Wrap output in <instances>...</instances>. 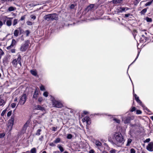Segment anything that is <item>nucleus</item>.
Returning a JSON list of instances; mask_svg holds the SVG:
<instances>
[{
  "label": "nucleus",
  "instance_id": "obj_1",
  "mask_svg": "<svg viewBox=\"0 0 153 153\" xmlns=\"http://www.w3.org/2000/svg\"><path fill=\"white\" fill-rule=\"evenodd\" d=\"M113 139L117 144L123 143L124 138L121 133L119 132H115L113 135Z\"/></svg>",
  "mask_w": 153,
  "mask_h": 153
},
{
  "label": "nucleus",
  "instance_id": "obj_2",
  "mask_svg": "<svg viewBox=\"0 0 153 153\" xmlns=\"http://www.w3.org/2000/svg\"><path fill=\"white\" fill-rule=\"evenodd\" d=\"M58 16L56 13H53L46 15L44 17V19L48 21H51L58 19Z\"/></svg>",
  "mask_w": 153,
  "mask_h": 153
},
{
  "label": "nucleus",
  "instance_id": "obj_3",
  "mask_svg": "<svg viewBox=\"0 0 153 153\" xmlns=\"http://www.w3.org/2000/svg\"><path fill=\"white\" fill-rule=\"evenodd\" d=\"M50 100L52 101V105L53 107L61 108L62 106V104L61 101L55 100L53 97L51 96Z\"/></svg>",
  "mask_w": 153,
  "mask_h": 153
},
{
  "label": "nucleus",
  "instance_id": "obj_4",
  "mask_svg": "<svg viewBox=\"0 0 153 153\" xmlns=\"http://www.w3.org/2000/svg\"><path fill=\"white\" fill-rule=\"evenodd\" d=\"M133 94L136 101L140 105H141L143 107L145 111V112L147 111L148 112H151L150 111L149 109H148V108L146 107V106L144 104L142 103L141 101L139 100V97H138L136 94H134V93Z\"/></svg>",
  "mask_w": 153,
  "mask_h": 153
},
{
  "label": "nucleus",
  "instance_id": "obj_5",
  "mask_svg": "<svg viewBox=\"0 0 153 153\" xmlns=\"http://www.w3.org/2000/svg\"><path fill=\"white\" fill-rule=\"evenodd\" d=\"M130 9L128 7H124L122 6H119L116 8L115 10V13L119 14L120 13L125 12L126 11Z\"/></svg>",
  "mask_w": 153,
  "mask_h": 153
},
{
  "label": "nucleus",
  "instance_id": "obj_6",
  "mask_svg": "<svg viewBox=\"0 0 153 153\" xmlns=\"http://www.w3.org/2000/svg\"><path fill=\"white\" fill-rule=\"evenodd\" d=\"M30 41L27 40L24 43L22 44L20 50L22 52L25 51L29 47Z\"/></svg>",
  "mask_w": 153,
  "mask_h": 153
},
{
  "label": "nucleus",
  "instance_id": "obj_7",
  "mask_svg": "<svg viewBox=\"0 0 153 153\" xmlns=\"http://www.w3.org/2000/svg\"><path fill=\"white\" fill-rule=\"evenodd\" d=\"M14 121V117L13 116L11 117V119L8 121L7 130L9 131V132L10 131L12 130L13 125Z\"/></svg>",
  "mask_w": 153,
  "mask_h": 153
},
{
  "label": "nucleus",
  "instance_id": "obj_8",
  "mask_svg": "<svg viewBox=\"0 0 153 153\" xmlns=\"http://www.w3.org/2000/svg\"><path fill=\"white\" fill-rule=\"evenodd\" d=\"M27 99V96L26 94H23L20 97L19 104L21 105H23L25 104Z\"/></svg>",
  "mask_w": 153,
  "mask_h": 153
},
{
  "label": "nucleus",
  "instance_id": "obj_9",
  "mask_svg": "<svg viewBox=\"0 0 153 153\" xmlns=\"http://www.w3.org/2000/svg\"><path fill=\"white\" fill-rule=\"evenodd\" d=\"M94 6V4H90L85 8V11L86 12H88L90 11H93L96 9Z\"/></svg>",
  "mask_w": 153,
  "mask_h": 153
},
{
  "label": "nucleus",
  "instance_id": "obj_10",
  "mask_svg": "<svg viewBox=\"0 0 153 153\" xmlns=\"http://www.w3.org/2000/svg\"><path fill=\"white\" fill-rule=\"evenodd\" d=\"M83 122H86L87 124L89 125L91 123L90 118L88 116V115H86L85 117H83L82 119Z\"/></svg>",
  "mask_w": 153,
  "mask_h": 153
},
{
  "label": "nucleus",
  "instance_id": "obj_11",
  "mask_svg": "<svg viewBox=\"0 0 153 153\" xmlns=\"http://www.w3.org/2000/svg\"><path fill=\"white\" fill-rule=\"evenodd\" d=\"M68 114H77V112H79V110L77 109H72L71 108H68L67 110Z\"/></svg>",
  "mask_w": 153,
  "mask_h": 153
},
{
  "label": "nucleus",
  "instance_id": "obj_12",
  "mask_svg": "<svg viewBox=\"0 0 153 153\" xmlns=\"http://www.w3.org/2000/svg\"><path fill=\"white\" fill-rule=\"evenodd\" d=\"M146 149L150 152L153 151V142L149 143L146 147Z\"/></svg>",
  "mask_w": 153,
  "mask_h": 153
},
{
  "label": "nucleus",
  "instance_id": "obj_13",
  "mask_svg": "<svg viewBox=\"0 0 153 153\" xmlns=\"http://www.w3.org/2000/svg\"><path fill=\"white\" fill-rule=\"evenodd\" d=\"M149 39L148 37H146L144 35H143L142 36V37L140 39V42L143 43L146 42Z\"/></svg>",
  "mask_w": 153,
  "mask_h": 153
},
{
  "label": "nucleus",
  "instance_id": "obj_14",
  "mask_svg": "<svg viewBox=\"0 0 153 153\" xmlns=\"http://www.w3.org/2000/svg\"><path fill=\"white\" fill-rule=\"evenodd\" d=\"M131 120V118L129 117H125L122 119V121L125 124L129 123Z\"/></svg>",
  "mask_w": 153,
  "mask_h": 153
},
{
  "label": "nucleus",
  "instance_id": "obj_15",
  "mask_svg": "<svg viewBox=\"0 0 153 153\" xmlns=\"http://www.w3.org/2000/svg\"><path fill=\"white\" fill-rule=\"evenodd\" d=\"M39 90L38 88H36L33 95V98L36 99L38 97V95L39 94Z\"/></svg>",
  "mask_w": 153,
  "mask_h": 153
},
{
  "label": "nucleus",
  "instance_id": "obj_16",
  "mask_svg": "<svg viewBox=\"0 0 153 153\" xmlns=\"http://www.w3.org/2000/svg\"><path fill=\"white\" fill-rule=\"evenodd\" d=\"M9 19L7 20L6 21V25L8 26H10L12 25V20L13 18H7Z\"/></svg>",
  "mask_w": 153,
  "mask_h": 153
},
{
  "label": "nucleus",
  "instance_id": "obj_17",
  "mask_svg": "<svg viewBox=\"0 0 153 153\" xmlns=\"http://www.w3.org/2000/svg\"><path fill=\"white\" fill-rule=\"evenodd\" d=\"M30 123V121L29 120H28L27 121L26 123L24 125L23 127V129L24 130H26L27 129V127L29 126V123Z\"/></svg>",
  "mask_w": 153,
  "mask_h": 153
},
{
  "label": "nucleus",
  "instance_id": "obj_18",
  "mask_svg": "<svg viewBox=\"0 0 153 153\" xmlns=\"http://www.w3.org/2000/svg\"><path fill=\"white\" fill-rule=\"evenodd\" d=\"M31 74L33 75L36 76L37 75V71L35 70H31L30 71Z\"/></svg>",
  "mask_w": 153,
  "mask_h": 153
},
{
  "label": "nucleus",
  "instance_id": "obj_19",
  "mask_svg": "<svg viewBox=\"0 0 153 153\" xmlns=\"http://www.w3.org/2000/svg\"><path fill=\"white\" fill-rule=\"evenodd\" d=\"M95 144L97 147H99L102 146V143L99 140H97L95 141Z\"/></svg>",
  "mask_w": 153,
  "mask_h": 153
},
{
  "label": "nucleus",
  "instance_id": "obj_20",
  "mask_svg": "<svg viewBox=\"0 0 153 153\" xmlns=\"http://www.w3.org/2000/svg\"><path fill=\"white\" fill-rule=\"evenodd\" d=\"M19 34V30L18 29L15 30L14 33V35L15 36L17 37L18 36Z\"/></svg>",
  "mask_w": 153,
  "mask_h": 153
},
{
  "label": "nucleus",
  "instance_id": "obj_21",
  "mask_svg": "<svg viewBox=\"0 0 153 153\" xmlns=\"http://www.w3.org/2000/svg\"><path fill=\"white\" fill-rule=\"evenodd\" d=\"M12 64L14 66L16 67L17 65V62L16 59L13 60L12 62Z\"/></svg>",
  "mask_w": 153,
  "mask_h": 153
},
{
  "label": "nucleus",
  "instance_id": "obj_22",
  "mask_svg": "<svg viewBox=\"0 0 153 153\" xmlns=\"http://www.w3.org/2000/svg\"><path fill=\"white\" fill-rule=\"evenodd\" d=\"M123 0H113L112 2L114 4H120L121 3Z\"/></svg>",
  "mask_w": 153,
  "mask_h": 153
},
{
  "label": "nucleus",
  "instance_id": "obj_23",
  "mask_svg": "<svg viewBox=\"0 0 153 153\" xmlns=\"http://www.w3.org/2000/svg\"><path fill=\"white\" fill-rule=\"evenodd\" d=\"M16 10V8L15 7L12 6L8 8V11L9 12H11L14 11Z\"/></svg>",
  "mask_w": 153,
  "mask_h": 153
},
{
  "label": "nucleus",
  "instance_id": "obj_24",
  "mask_svg": "<svg viewBox=\"0 0 153 153\" xmlns=\"http://www.w3.org/2000/svg\"><path fill=\"white\" fill-rule=\"evenodd\" d=\"M112 120L114 121L115 122H116L118 123H120V120L115 118H113L112 119Z\"/></svg>",
  "mask_w": 153,
  "mask_h": 153
},
{
  "label": "nucleus",
  "instance_id": "obj_25",
  "mask_svg": "<svg viewBox=\"0 0 153 153\" xmlns=\"http://www.w3.org/2000/svg\"><path fill=\"white\" fill-rule=\"evenodd\" d=\"M132 141V140L131 139H128L127 141V143L126 144V146H129L130 145V144Z\"/></svg>",
  "mask_w": 153,
  "mask_h": 153
},
{
  "label": "nucleus",
  "instance_id": "obj_26",
  "mask_svg": "<svg viewBox=\"0 0 153 153\" xmlns=\"http://www.w3.org/2000/svg\"><path fill=\"white\" fill-rule=\"evenodd\" d=\"M109 152L110 153H117V151L116 150L112 148L110 151Z\"/></svg>",
  "mask_w": 153,
  "mask_h": 153
},
{
  "label": "nucleus",
  "instance_id": "obj_27",
  "mask_svg": "<svg viewBox=\"0 0 153 153\" xmlns=\"http://www.w3.org/2000/svg\"><path fill=\"white\" fill-rule=\"evenodd\" d=\"M31 153H36V149L35 148H33L30 151Z\"/></svg>",
  "mask_w": 153,
  "mask_h": 153
},
{
  "label": "nucleus",
  "instance_id": "obj_28",
  "mask_svg": "<svg viewBox=\"0 0 153 153\" xmlns=\"http://www.w3.org/2000/svg\"><path fill=\"white\" fill-rule=\"evenodd\" d=\"M57 147L59 149L61 152H62L64 151V150L63 148L61 146L58 145Z\"/></svg>",
  "mask_w": 153,
  "mask_h": 153
},
{
  "label": "nucleus",
  "instance_id": "obj_29",
  "mask_svg": "<svg viewBox=\"0 0 153 153\" xmlns=\"http://www.w3.org/2000/svg\"><path fill=\"white\" fill-rule=\"evenodd\" d=\"M4 104V100L0 98V106L3 105Z\"/></svg>",
  "mask_w": 153,
  "mask_h": 153
},
{
  "label": "nucleus",
  "instance_id": "obj_30",
  "mask_svg": "<svg viewBox=\"0 0 153 153\" xmlns=\"http://www.w3.org/2000/svg\"><path fill=\"white\" fill-rule=\"evenodd\" d=\"M147 9L146 8L143 9L140 12V13L141 15H144L147 11Z\"/></svg>",
  "mask_w": 153,
  "mask_h": 153
},
{
  "label": "nucleus",
  "instance_id": "obj_31",
  "mask_svg": "<svg viewBox=\"0 0 153 153\" xmlns=\"http://www.w3.org/2000/svg\"><path fill=\"white\" fill-rule=\"evenodd\" d=\"M37 109L40 110L41 111H43L44 109L43 107L39 105H38L37 106Z\"/></svg>",
  "mask_w": 153,
  "mask_h": 153
},
{
  "label": "nucleus",
  "instance_id": "obj_32",
  "mask_svg": "<svg viewBox=\"0 0 153 153\" xmlns=\"http://www.w3.org/2000/svg\"><path fill=\"white\" fill-rule=\"evenodd\" d=\"M18 23V19H15L13 21V26H15Z\"/></svg>",
  "mask_w": 153,
  "mask_h": 153
},
{
  "label": "nucleus",
  "instance_id": "obj_33",
  "mask_svg": "<svg viewBox=\"0 0 153 153\" xmlns=\"http://www.w3.org/2000/svg\"><path fill=\"white\" fill-rule=\"evenodd\" d=\"M42 130L41 129H38L36 131V134L37 135L39 136L40 135V132Z\"/></svg>",
  "mask_w": 153,
  "mask_h": 153
},
{
  "label": "nucleus",
  "instance_id": "obj_34",
  "mask_svg": "<svg viewBox=\"0 0 153 153\" xmlns=\"http://www.w3.org/2000/svg\"><path fill=\"white\" fill-rule=\"evenodd\" d=\"M39 88L40 90L42 91H44L45 90V87L42 85H41Z\"/></svg>",
  "mask_w": 153,
  "mask_h": 153
},
{
  "label": "nucleus",
  "instance_id": "obj_35",
  "mask_svg": "<svg viewBox=\"0 0 153 153\" xmlns=\"http://www.w3.org/2000/svg\"><path fill=\"white\" fill-rule=\"evenodd\" d=\"M25 33H26V36H28L29 34L30 33V32L28 30H26L25 31Z\"/></svg>",
  "mask_w": 153,
  "mask_h": 153
},
{
  "label": "nucleus",
  "instance_id": "obj_36",
  "mask_svg": "<svg viewBox=\"0 0 153 153\" xmlns=\"http://www.w3.org/2000/svg\"><path fill=\"white\" fill-rule=\"evenodd\" d=\"M21 56L20 55H19L18 57V58H17V59H16L17 62V63L18 62H21Z\"/></svg>",
  "mask_w": 153,
  "mask_h": 153
},
{
  "label": "nucleus",
  "instance_id": "obj_37",
  "mask_svg": "<svg viewBox=\"0 0 153 153\" xmlns=\"http://www.w3.org/2000/svg\"><path fill=\"white\" fill-rule=\"evenodd\" d=\"M18 29L19 30V33L20 34L24 32V31L21 28L19 27Z\"/></svg>",
  "mask_w": 153,
  "mask_h": 153
},
{
  "label": "nucleus",
  "instance_id": "obj_38",
  "mask_svg": "<svg viewBox=\"0 0 153 153\" xmlns=\"http://www.w3.org/2000/svg\"><path fill=\"white\" fill-rule=\"evenodd\" d=\"M146 20L148 22H151L152 21V19L151 18L147 17L146 18Z\"/></svg>",
  "mask_w": 153,
  "mask_h": 153
},
{
  "label": "nucleus",
  "instance_id": "obj_39",
  "mask_svg": "<svg viewBox=\"0 0 153 153\" xmlns=\"http://www.w3.org/2000/svg\"><path fill=\"white\" fill-rule=\"evenodd\" d=\"M16 43V41L14 39H13L12 40L11 45H12L13 46H14L15 44Z\"/></svg>",
  "mask_w": 153,
  "mask_h": 153
},
{
  "label": "nucleus",
  "instance_id": "obj_40",
  "mask_svg": "<svg viewBox=\"0 0 153 153\" xmlns=\"http://www.w3.org/2000/svg\"><path fill=\"white\" fill-rule=\"evenodd\" d=\"M60 141V139L59 138H57L54 141V142L55 143H59Z\"/></svg>",
  "mask_w": 153,
  "mask_h": 153
},
{
  "label": "nucleus",
  "instance_id": "obj_41",
  "mask_svg": "<svg viewBox=\"0 0 153 153\" xmlns=\"http://www.w3.org/2000/svg\"><path fill=\"white\" fill-rule=\"evenodd\" d=\"M5 133H4L0 134V138H3L5 136Z\"/></svg>",
  "mask_w": 153,
  "mask_h": 153
},
{
  "label": "nucleus",
  "instance_id": "obj_42",
  "mask_svg": "<svg viewBox=\"0 0 153 153\" xmlns=\"http://www.w3.org/2000/svg\"><path fill=\"white\" fill-rule=\"evenodd\" d=\"M152 1L148 2H147L146 4H145V6H149L152 3Z\"/></svg>",
  "mask_w": 153,
  "mask_h": 153
},
{
  "label": "nucleus",
  "instance_id": "obj_43",
  "mask_svg": "<svg viewBox=\"0 0 153 153\" xmlns=\"http://www.w3.org/2000/svg\"><path fill=\"white\" fill-rule=\"evenodd\" d=\"M48 93L47 92H45L43 94V95L45 97H47L48 96Z\"/></svg>",
  "mask_w": 153,
  "mask_h": 153
},
{
  "label": "nucleus",
  "instance_id": "obj_44",
  "mask_svg": "<svg viewBox=\"0 0 153 153\" xmlns=\"http://www.w3.org/2000/svg\"><path fill=\"white\" fill-rule=\"evenodd\" d=\"M72 137V135L71 134H68L67 136V138L68 139H71Z\"/></svg>",
  "mask_w": 153,
  "mask_h": 153
},
{
  "label": "nucleus",
  "instance_id": "obj_45",
  "mask_svg": "<svg viewBox=\"0 0 153 153\" xmlns=\"http://www.w3.org/2000/svg\"><path fill=\"white\" fill-rule=\"evenodd\" d=\"M16 105V103H13L11 104L10 106L12 108H14L15 107Z\"/></svg>",
  "mask_w": 153,
  "mask_h": 153
},
{
  "label": "nucleus",
  "instance_id": "obj_46",
  "mask_svg": "<svg viewBox=\"0 0 153 153\" xmlns=\"http://www.w3.org/2000/svg\"><path fill=\"white\" fill-rule=\"evenodd\" d=\"M83 114L84 115H86L87 114H90V113L88 111H83Z\"/></svg>",
  "mask_w": 153,
  "mask_h": 153
},
{
  "label": "nucleus",
  "instance_id": "obj_47",
  "mask_svg": "<svg viewBox=\"0 0 153 153\" xmlns=\"http://www.w3.org/2000/svg\"><path fill=\"white\" fill-rule=\"evenodd\" d=\"M139 54H140V52H139L138 51V54H137V56L136 57V58L134 60V61L131 63V64H132L136 60V59L138 58V56H139Z\"/></svg>",
  "mask_w": 153,
  "mask_h": 153
},
{
  "label": "nucleus",
  "instance_id": "obj_48",
  "mask_svg": "<svg viewBox=\"0 0 153 153\" xmlns=\"http://www.w3.org/2000/svg\"><path fill=\"white\" fill-rule=\"evenodd\" d=\"M31 18L33 20H35L36 18V16L34 15H31L30 16Z\"/></svg>",
  "mask_w": 153,
  "mask_h": 153
},
{
  "label": "nucleus",
  "instance_id": "obj_49",
  "mask_svg": "<svg viewBox=\"0 0 153 153\" xmlns=\"http://www.w3.org/2000/svg\"><path fill=\"white\" fill-rule=\"evenodd\" d=\"M136 151L135 149L132 148L130 149V153H135Z\"/></svg>",
  "mask_w": 153,
  "mask_h": 153
},
{
  "label": "nucleus",
  "instance_id": "obj_50",
  "mask_svg": "<svg viewBox=\"0 0 153 153\" xmlns=\"http://www.w3.org/2000/svg\"><path fill=\"white\" fill-rule=\"evenodd\" d=\"M4 54V52L0 48V56L3 55Z\"/></svg>",
  "mask_w": 153,
  "mask_h": 153
},
{
  "label": "nucleus",
  "instance_id": "obj_51",
  "mask_svg": "<svg viewBox=\"0 0 153 153\" xmlns=\"http://www.w3.org/2000/svg\"><path fill=\"white\" fill-rule=\"evenodd\" d=\"M150 141V138H148L146 139L144 141V143H148Z\"/></svg>",
  "mask_w": 153,
  "mask_h": 153
},
{
  "label": "nucleus",
  "instance_id": "obj_52",
  "mask_svg": "<svg viewBox=\"0 0 153 153\" xmlns=\"http://www.w3.org/2000/svg\"><path fill=\"white\" fill-rule=\"evenodd\" d=\"M136 114H140L142 113L141 111L140 110H137L136 111Z\"/></svg>",
  "mask_w": 153,
  "mask_h": 153
},
{
  "label": "nucleus",
  "instance_id": "obj_53",
  "mask_svg": "<svg viewBox=\"0 0 153 153\" xmlns=\"http://www.w3.org/2000/svg\"><path fill=\"white\" fill-rule=\"evenodd\" d=\"M136 110L135 107H133L131 109L130 111L131 112H132L134 111H135Z\"/></svg>",
  "mask_w": 153,
  "mask_h": 153
},
{
  "label": "nucleus",
  "instance_id": "obj_54",
  "mask_svg": "<svg viewBox=\"0 0 153 153\" xmlns=\"http://www.w3.org/2000/svg\"><path fill=\"white\" fill-rule=\"evenodd\" d=\"M13 46L12 45H10V46H8L7 48V50H9L11 49V48H13Z\"/></svg>",
  "mask_w": 153,
  "mask_h": 153
},
{
  "label": "nucleus",
  "instance_id": "obj_55",
  "mask_svg": "<svg viewBox=\"0 0 153 153\" xmlns=\"http://www.w3.org/2000/svg\"><path fill=\"white\" fill-rule=\"evenodd\" d=\"M27 25H32V22H31L30 21H27Z\"/></svg>",
  "mask_w": 153,
  "mask_h": 153
},
{
  "label": "nucleus",
  "instance_id": "obj_56",
  "mask_svg": "<svg viewBox=\"0 0 153 153\" xmlns=\"http://www.w3.org/2000/svg\"><path fill=\"white\" fill-rule=\"evenodd\" d=\"M75 7V5L74 4H71L70 6V8L71 9H73Z\"/></svg>",
  "mask_w": 153,
  "mask_h": 153
},
{
  "label": "nucleus",
  "instance_id": "obj_57",
  "mask_svg": "<svg viewBox=\"0 0 153 153\" xmlns=\"http://www.w3.org/2000/svg\"><path fill=\"white\" fill-rule=\"evenodd\" d=\"M6 111H7V109H5V110H3L2 111V112L1 115H4V114H5Z\"/></svg>",
  "mask_w": 153,
  "mask_h": 153
},
{
  "label": "nucleus",
  "instance_id": "obj_58",
  "mask_svg": "<svg viewBox=\"0 0 153 153\" xmlns=\"http://www.w3.org/2000/svg\"><path fill=\"white\" fill-rule=\"evenodd\" d=\"M43 100V99L42 97H40L38 100L39 102H42Z\"/></svg>",
  "mask_w": 153,
  "mask_h": 153
},
{
  "label": "nucleus",
  "instance_id": "obj_59",
  "mask_svg": "<svg viewBox=\"0 0 153 153\" xmlns=\"http://www.w3.org/2000/svg\"><path fill=\"white\" fill-rule=\"evenodd\" d=\"M25 16H22L21 18V19H20V20L22 21V20H24V19L25 18Z\"/></svg>",
  "mask_w": 153,
  "mask_h": 153
},
{
  "label": "nucleus",
  "instance_id": "obj_60",
  "mask_svg": "<svg viewBox=\"0 0 153 153\" xmlns=\"http://www.w3.org/2000/svg\"><path fill=\"white\" fill-rule=\"evenodd\" d=\"M3 25V23L1 21H0V28Z\"/></svg>",
  "mask_w": 153,
  "mask_h": 153
},
{
  "label": "nucleus",
  "instance_id": "obj_61",
  "mask_svg": "<svg viewBox=\"0 0 153 153\" xmlns=\"http://www.w3.org/2000/svg\"><path fill=\"white\" fill-rule=\"evenodd\" d=\"M130 15V14L129 13L127 14H125V16L126 17H128Z\"/></svg>",
  "mask_w": 153,
  "mask_h": 153
},
{
  "label": "nucleus",
  "instance_id": "obj_62",
  "mask_svg": "<svg viewBox=\"0 0 153 153\" xmlns=\"http://www.w3.org/2000/svg\"><path fill=\"white\" fill-rule=\"evenodd\" d=\"M89 153H94V151L93 149H91L89 151Z\"/></svg>",
  "mask_w": 153,
  "mask_h": 153
},
{
  "label": "nucleus",
  "instance_id": "obj_63",
  "mask_svg": "<svg viewBox=\"0 0 153 153\" xmlns=\"http://www.w3.org/2000/svg\"><path fill=\"white\" fill-rule=\"evenodd\" d=\"M11 52L12 53H15V49H12L11 50Z\"/></svg>",
  "mask_w": 153,
  "mask_h": 153
},
{
  "label": "nucleus",
  "instance_id": "obj_64",
  "mask_svg": "<svg viewBox=\"0 0 153 153\" xmlns=\"http://www.w3.org/2000/svg\"><path fill=\"white\" fill-rule=\"evenodd\" d=\"M12 111H9L8 112L7 115H11L12 114Z\"/></svg>",
  "mask_w": 153,
  "mask_h": 153
}]
</instances>
